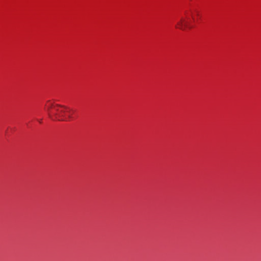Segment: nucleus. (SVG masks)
<instances>
[{"label": "nucleus", "instance_id": "f257e3e1", "mask_svg": "<svg viewBox=\"0 0 261 261\" xmlns=\"http://www.w3.org/2000/svg\"><path fill=\"white\" fill-rule=\"evenodd\" d=\"M71 111L69 108L61 105L57 113L51 114V119L57 121H67L72 118Z\"/></svg>", "mask_w": 261, "mask_h": 261}, {"label": "nucleus", "instance_id": "f03ea898", "mask_svg": "<svg viewBox=\"0 0 261 261\" xmlns=\"http://www.w3.org/2000/svg\"><path fill=\"white\" fill-rule=\"evenodd\" d=\"M176 28L179 29L181 30H185L186 28H190L189 26L188 22L184 17H181L180 20L177 22Z\"/></svg>", "mask_w": 261, "mask_h": 261}, {"label": "nucleus", "instance_id": "7ed1b4c3", "mask_svg": "<svg viewBox=\"0 0 261 261\" xmlns=\"http://www.w3.org/2000/svg\"><path fill=\"white\" fill-rule=\"evenodd\" d=\"M56 104L51 103L50 100H48L45 105V110L47 111L48 117H49V112H51V110L54 108Z\"/></svg>", "mask_w": 261, "mask_h": 261}, {"label": "nucleus", "instance_id": "20e7f679", "mask_svg": "<svg viewBox=\"0 0 261 261\" xmlns=\"http://www.w3.org/2000/svg\"><path fill=\"white\" fill-rule=\"evenodd\" d=\"M60 107H61V105H58V104H56L55 105V106H54V108L51 111V112H49V118L51 119V114L57 113Z\"/></svg>", "mask_w": 261, "mask_h": 261}]
</instances>
